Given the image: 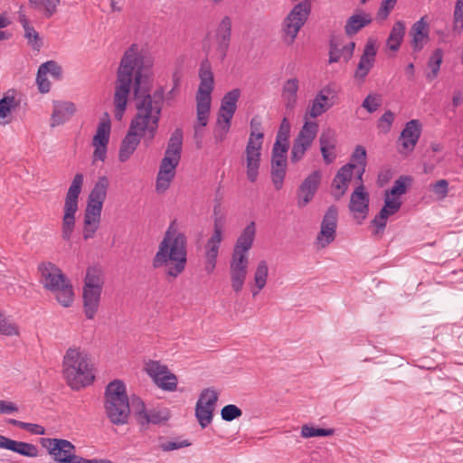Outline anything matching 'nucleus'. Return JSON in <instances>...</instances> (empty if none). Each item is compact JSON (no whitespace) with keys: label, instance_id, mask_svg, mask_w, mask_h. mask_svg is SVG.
I'll return each instance as SVG.
<instances>
[{"label":"nucleus","instance_id":"57","mask_svg":"<svg viewBox=\"0 0 463 463\" xmlns=\"http://www.w3.org/2000/svg\"><path fill=\"white\" fill-rule=\"evenodd\" d=\"M131 406L137 422L141 424L143 418L142 416L146 415L147 413L144 402L139 397L133 396L131 398Z\"/></svg>","mask_w":463,"mask_h":463},{"label":"nucleus","instance_id":"54","mask_svg":"<svg viewBox=\"0 0 463 463\" xmlns=\"http://www.w3.org/2000/svg\"><path fill=\"white\" fill-rule=\"evenodd\" d=\"M411 182L410 176L402 175L393 184L392 189L389 192V195H402L406 193L407 184L406 182Z\"/></svg>","mask_w":463,"mask_h":463},{"label":"nucleus","instance_id":"1","mask_svg":"<svg viewBox=\"0 0 463 463\" xmlns=\"http://www.w3.org/2000/svg\"><path fill=\"white\" fill-rule=\"evenodd\" d=\"M152 67V58L133 43L121 58L114 94L115 118L121 120L133 83L137 113L131 121L148 130L149 138H155L156 135L165 100L164 87L150 93Z\"/></svg>","mask_w":463,"mask_h":463},{"label":"nucleus","instance_id":"15","mask_svg":"<svg viewBox=\"0 0 463 463\" xmlns=\"http://www.w3.org/2000/svg\"><path fill=\"white\" fill-rule=\"evenodd\" d=\"M377 48L373 40L369 39L360 57L359 62L354 73V79L360 82H364L365 78L373 69L375 63Z\"/></svg>","mask_w":463,"mask_h":463},{"label":"nucleus","instance_id":"3","mask_svg":"<svg viewBox=\"0 0 463 463\" xmlns=\"http://www.w3.org/2000/svg\"><path fill=\"white\" fill-rule=\"evenodd\" d=\"M92 364L80 348H69L63 358V374L74 390L90 385L94 381Z\"/></svg>","mask_w":463,"mask_h":463},{"label":"nucleus","instance_id":"53","mask_svg":"<svg viewBox=\"0 0 463 463\" xmlns=\"http://www.w3.org/2000/svg\"><path fill=\"white\" fill-rule=\"evenodd\" d=\"M167 367L160 364L159 362L151 361L146 364V372L149 376L153 378L154 382H156V380L164 373H167Z\"/></svg>","mask_w":463,"mask_h":463},{"label":"nucleus","instance_id":"38","mask_svg":"<svg viewBox=\"0 0 463 463\" xmlns=\"http://www.w3.org/2000/svg\"><path fill=\"white\" fill-rule=\"evenodd\" d=\"M103 205L87 201V206L84 214V221L88 224H97L100 222Z\"/></svg>","mask_w":463,"mask_h":463},{"label":"nucleus","instance_id":"18","mask_svg":"<svg viewBox=\"0 0 463 463\" xmlns=\"http://www.w3.org/2000/svg\"><path fill=\"white\" fill-rule=\"evenodd\" d=\"M256 237V225L250 222L241 232L236 240L232 257L249 260V250L251 249Z\"/></svg>","mask_w":463,"mask_h":463},{"label":"nucleus","instance_id":"60","mask_svg":"<svg viewBox=\"0 0 463 463\" xmlns=\"http://www.w3.org/2000/svg\"><path fill=\"white\" fill-rule=\"evenodd\" d=\"M191 446V442H189L187 439H175V440H169L161 442L159 445V448L165 452L172 451L175 449H179L182 448H186Z\"/></svg>","mask_w":463,"mask_h":463},{"label":"nucleus","instance_id":"7","mask_svg":"<svg viewBox=\"0 0 463 463\" xmlns=\"http://www.w3.org/2000/svg\"><path fill=\"white\" fill-rule=\"evenodd\" d=\"M84 176L82 174H76L66 193L63 216L61 221V238L70 241L74 232L76 218L75 214L79 209V196L83 186Z\"/></svg>","mask_w":463,"mask_h":463},{"label":"nucleus","instance_id":"17","mask_svg":"<svg viewBox=\"0 0 463 463\" xmlns=\"http://www.w3.org/2000/svg\"><path fill=\"white\" fill-rule=\"evenodd\" d=\"M179 162V158L168 156H164L156 176V190L157 193H164L168 189L175 176V169Z\"/></svg>","mask_w":463,"mask_h":463},{"label":"nucleus","instance_id":"50","mask_svg":"<svg viewBox=\"0 0 463 463\" xmlns=\"http://www.w3.org/2000/svg\"><path fill=\"white\" fill-rule=\"evenodd\" d=\"M320 148L335 149V133L334 130L327 128L323 130L319 137Z\"/></svg>","mask_w":463,"mask_h":463},{"label":"nucleus","instance_id":"62","mask_svg":"<svg viewBox=\"0 0 463 463\" xmlns=\"http://www.w3.org/2000/svg\"><path fill=\"white\" fill-rule=\"evenodd\" d=\"M352 161L355 162L356 166L364 165L366 166V150L363 146H356L354 148L352 156Z\"/></svg>","mask_w":463,"mask_h":463},{"label":"nucleus","instance_id":"43","mask_svg":"<svg viewBox=\"0 0 463 463\" xmlns=\"http://www.w3.org/2000/svg\"><path fill=\"white\" fill-rule=\"evenodd\" d=\"M217 401L218 393L212 388H206L201 392L196 403H200V405L214 409Z\"/></svg>","mask_w":463,"mask_h":463},{"label":"nucleus","instance_id":"41","mask_svg":"<svg viewBox=\"0 0 463 463\" xmlns=\"http://www.w3.org/2000/svg\"><path fill=\"white\" fill-rule=\"evenodd\" d=\"M214 409H211L200 403H196L195 405V417L200 424V426L204 429L206 428L213 420Z\"/></svg>","mask_w":463,"mask_h":463},{"label":"nucleus","instance_id":"30","mask_svg":"<svg viewBox=\"0 0 463 463\" xmlns=\"http://www.w3.org/2000/svg\"><path fill=\"white\" fill-rule=\"evenodd\" d=\"M327 101L328 97L324 94L323 90L319 91L310 101V104L306 112V117L315 118L321 116L331 107Z\"/></svg>","mask_w":463,"mask_h":463},{"label":"nucleus","instance_id":"10","mask_svg":"<svg viewBox=\"0 0 463 463\" xmlns=\"http://www.w3.org/2000/svg\"><path fill=\"white\" fill-rule=\"evenodd\" d=\"M318 132V124L315 121H306L294 139L290 153L292 163L300 161L307 150L311 146Z\"/></svg>","mask_w":463,"mask_h":463},{"label":"nucleus","instance_id":"36","mask_svg":"<svg viewBox=\"0 0 463 463\" xmlns=\"http://www.w3.org/2000/svg\"><path fill=\"white\" fill-rule=\"evenodd\" d=\"M60 0H29L31 8L43 13L46 18L52 16L56 11Z\"/></svg>","mask_w":463,"mask_h":463},{"label":"nucleus","instance_id":"16","mask_svg":"<svg viewBox=\"0 0 463 463\" xmlns=\"http://www.w3.org/2000/svg\"><path fill=\"white\" fill-rule=\"evenodd\" d=\"M262 142L254 143L251 139L248 140L244 151V158L246 164V175L250 182H256L259 175L260 165V150Z\"/></svg>","mask_w":463,"mask_h":463},{"label":"nucleus","instance_id":"56","mask_svg":"<svg viewBox=\"0 0 463 463\" xmlns=\"http://www.w3.org/2000/svg\"><path fill=\"white\" fill-rule=\"evenodd\" d=\"M231 128V121H223L217 119L216 128L214 129V139L216 142H222L226 138Z\"/></svg>","mask_w":463,"mask_h":463},{"label":"nucleus","instance_id":"48","mask_svg":"<svg viewBox=\"0 0 463 463\" xmlns=\"http://www.w3.org/2000/svg\"><path fill=\"white\" fill-rule=\"evenodd\" d=\"M261 120L260 117L254 116L250 120V133L248 140H252L254 143L262 142L264 134L260 131Z\"/></svg>","mask_w":463,"mask_h":463},{"label":"nucleus","instance_id":"21","mask_svg":"<svg viewBox=\"0 0 463 463\" xmlns=\"http://www.w3.org/2000/svg\"><path fill=\"white\" fill-rule=\"evenodd\" d=\"M240 96L241 90L239 89H233L222 97L217 119L232 121L237 109V102Z\"/></svg>","mask_w":463,"mask_h":463},{"label":"nucleus","instance_id":"42","mask_svg":"<svg viewBox=\"0 0 463 463\" xmlns=\"http://www.w3.org/2000/svg\"><path fill=\"white\" fill-rule=\"evenodd\" d=\"M443 59V52L441 49H436L431 54L428 65L431 70V72L427 75L430 80L435 79L439 71L440 64Z\"/></svg>","mask_w":463,"mask_h":463},{"label":"nucleus","instance_id":"58","mask_svg":"<svg viewBox=\"0 0 463 463\" xmlns=\"http://www.w3.org/2000/svg\"><path fill=\"white\" fill-rule=\"evenodd\" d=\"M396 3L397 0H382L381 6L376 14V18L381 21L387 19L390 13L395 7Z\"/></svg>","mask_w":463,"mask_h":463},{"label":"nucleus","instance_id":"26","mask_svg":"<svg viewBox=\"0 0 463 463\" xmlns=\"http://www.w3.org/2000/svg\"><path fill=\"white\" fill-rule=\"evenodd\" d=\"M102 288L83 287L84 313L89 319H92L99 308Z\"/></svg>","mask_w":463,"mask_h":463},{"label":"nucleus","instance_id":"28","mask_svg":"<svg viewBox=\"0 0 463 463\" xmlns=\"http://www.w3.org/2000/svg\"><path fill=\"white\" fill-rule=\"evenodd\" d=\"M373 19L367 13L361 12L351 15L345 23V33L347 36L356 34L360 30L369 25Z\"/></svg>","mask_w":463,"mask_h":463},{"label":"nucleus","instance_id":"63","mask_svg":"<svg viewBox=\"0 0 463 463\" xmlns=\"http://www.w3.org/2000/svg\"><path fill=\"white\" fill-rule=\"evenodd\" d=\"M36 82L38 85V89L42 93H47L50 90L51 83L47 79V73L43 71V70L39 67L36 76Z\"/></svg>","mask_w":463,"mask_h":463},{"label":"nucleus","instance_id":"59","mask_svg":"<svg viewBox=\"0 0 463 463\" xmlns=\"http://www.w3.org/2000/svg\"><path fill=\"white\" fill-rule=\"evenodd\" d=\"M222 240V224L221 218H215L213 223V233L207 243L220 247Z\"/></svg>","mask_w":463,"mask_h":463},{"label":"nucleus","instance_id":"14","mask_svg":"<svg viewBox=\"0 0 463 463\" xmlns=\"http://www.w3.org/2000/svg\"><path fill=\"white\" fill-rule=\"evenodd\" d=\"M232 21L230 16H224L218 24L215 33V52L218 59L223 61L227 56L232 40Z\"/></svg>","mask_w":463,"mask_h":463},{"label":"nucleus","instance_id":"23","mask_svg":"<svg viewBox=\"0 0 463 463\" xmlns=\"http://www.w3.org/2000/svg\"><path fill=\"white\" fill-rule=\"evenodd\" d=\"M349 210L355 214H362V220L365 219L369 210V195L364 191V185H358L352 193Z\"/></svg>","mask_w":463,"mask_h":463},{"label":"nucleus","instance_id":"34","mask_svg":"<svg viewBox=\"0 0 463 463\" xmlns=\"http://www.w3.org/2000/svg\"><path fill=\"white\" fill-rule=\"evenodd\" d=\"M105 115L107 119H103L99 123L96 134L92 140V145L105 146L109 144L111 124L108 113Z\"/></svg>","mask_w":463,"mask_h":463},{"label":"nucleus","instance_id":"46","mask_svg":"<svg viewBox=\"0 0 463 463\" xmlns=\"http://www.w3.org/2000/svg\"><path fill=\"white\" fill-rule=\"evenodd\" d=\"M155 383L161 389L172 392L176 389L177 378L174 373L167 371V373L160 376Z\"/></svg>","mask_w":463,"mask_h":463},{"label":"nucleus","instance_id":"64","mask_svg":"<svg viewBox=\"0 0 463 463\" xmlns=\"http://www.w3.org/2000/svg\"><path fill=\"white\" fill-rule=\"evenodd\" d=\"M463 29V2L458 0L454 10V30Z\"/></svg>","mask_w":463,"mask_h":463},{"label":"nucleus","instance_id":"55","mask_svg":"<svg viewBox=\"0 0 463 463\" xmlns=\"http://www.w3.org/2000/svg\"><path fill=\"white\" fill-rule=\"evenodd\" d=\"M43 71L51 74L54 79L61 80L62 69L55 61H48L40 65Z\"/></svg>","mask_w":463,"mask_h":463},{"label":"nucleus","instance_id":"11","mask_svg":"<svg viewBox=\"0 0 463 463\" xmlns=\"http://www.w3.org/2000/svg\"><path fill=\"white\" fill-rule=\"evenodd\" d=\"M39 442L55 462L71 463L75 455V446L67 439L41 438Z\"/></svg>","mask_w":463,"mask_h":463},{"label":"nucleus","instance_id":"2","mask_svg":"<svg viewBox=\"0 0 463 463\" xmlns=\"http://www.w3.org/2000/svg\"><path fill=\"white\" fill-rule=\"evenodd\" d=\"M187 264V238L177 230L175 222H172L165 231L158 250L152 261L154 269L166 267V275L177 278L184 272Z\"/></svg>","mask_w":463,"mask_h":463},{"label":"nucleus","instance_id":"9","mask_svg":"<svg viewBox=\"0 0 463 463\" xmlns=\"http://www.w3.org/2000/svg\"><path fill=\"white\" fill-rule=\"evenodd\" d=\"M144 138V144L149 146L154 138H149L148 130L145 128L130 121L128 130L121 141L118 160L121 163L126 162L131 155L136 151L137 147Z\"/></svg>","mask_w":463,"mask_h":463},{"label":"nucleus","instance_id":"51","mask_svg":"<svg viewBox=\"0 0 463 463\" xmlns=\"http://www.w3.org/2000/svg\"><path fill=\"white\" fill-rule=\"evenodd\" d=\"M17 106L14 96H5L0 99V118H5L9 113Z\"/></svg>","mask_w":463,"mask_h":463},{"label":"nucleus","instance_id":"39","mask_svg":"<svg viewBox=\"0 0 463 463\" xmlns=\"http://www.w3.org/2000/svg\"><path fill=\"white\" fill-rule=\"evenodd\" d=\"M268 276L269 267L267 261H259L256 270L254 272V283L255 287L258 288V291H260L266 286Z\"/></svg>","mask_w":463,"mask_h":463},{"label":"nucleus","instance_id":"13","mask_svg":"<svg viewBox=\"0 0 463 463\" xmlns=\"http://www.w3.org/2000/svg\"><path fill=\"white\" fill-rule=\"evenodd\" d=\"M322 180L320 170L309 174L297 190V204L298 208L307 206L315 197Z\"/></svg>","mask_w":463,"mask_h":463},{"label":"nucleus","instance_id":"47","mask_svg":"<svg viewBox=\"0 0 463 463\" xmlns=\"http://www.w3.org/2000/svg\"><path fill=\"white\" fill-rule=\"evenodd\" d=\"M341 58L344 59V51L340 48L339 40L332 36L329 40V63L338 62Z\"/></svg>","mask_w":463,"mask_h":463},{"label":"nucleus","instance_id":"19","mask_svg":"<svg viewBox=\"0 0 463 463\" xmlns=\"http://www.w3.org/2000/svg\"><path fill=\"white\" fill-rule=\"evenodd\" d=\"M249 260L242 258H231L230 261V277L231 286L232 290L238 294L240 293L244 286L246 277L248 274Z\"/></svg>","mask_w":463,"mask_h":463},{"label":"nucleus","instance_id":"27","mask_svg":"<svg viewBox=\"0 0 463 463\" xmlns=\"http://www.w3.org/2000/svg\"><path fill=\"white\" fill-rule=\"evenodd\" d=\"M75 105L71 101L54 103V109L51 118V126L56 127L63 124L75 113Z\"/></svg>","mask_w":463,"mask_h":463},{"label":"nucleus","instance_id":"25","mask_svg":"<svg viewBox=\"0 0 463 463\" xmlns=\"http://www.w3.org/2000/svg\"><path fill=\"white\" fill-rule=\"evenodd\" d=\"M410 34L412 37L411 48L413 52H418L422 50L424 44L427 43L430 40L429 25L424 21L423 17L413 24Z\"/></svg>","mask_w":463,"mask_h":463},{"label":"nucleus","instance_id":"61","mask_svg":"<svg viewBox=\"0 0 463 463\" xmlns=\"http://www.w3.org/2000/svg\"><path fill=\"white\" fill-rule=\"evenodd\" d=\"M381 106L380 96L375 94H369L363 101L362 107L369 113H373Z\"/></svg>","mask_w":463,"mask_h":463},{"label":"nucleus","instance_id":"32","mask_svg":"<svg viewBox=\"0 0 463 463\" xmlns=\"http://www.w3.org/2000/svg\"><path fill=\"white\" fill-rule=\"evenodd\" d=\"M404 35L405 24L402 21H397L396 23H394L386 42V44L389 47V49L393 52L398 51Z\"/></svg>","mask_w":463,"mask_h":463},{"label":"nucleus","instance_id":"6","mask_svg":"<svg viewBox=\"0 0 463 463\" xmlns=\"http://www.w3.org/2000/svg\"><path fill=\"white\" fill-rule=\"evenodd\" d=\"M200 84L196 93V114L198 124L194 126L195 137L198 135V127H205L211 109V93L214 88V77L211 62L207 58L203 60L199 69Z\"/></svg>","mask_w":463,"mask_h":463},{"label":"nucleus","instance_id":"29","mask_svg":"<svg viewBox=\"0 0 463 463\" xmlns=\"http://www.w3.org/2000/svg\"><path fill=\"white\" fill-rule=\"evenodd\" d=\"M109 186V178L105 175L99 176L89 194L88 201L103 205Z\"/></svg>","mask_w":463,"mask_h":463},{"label":"nucleus","instance_id":"49","mask_svg":"<svg viewBox=\"0 0 463 463\" xmlns=\"http://www.w3.org/2000/svg\"><path fill=\"white\" fill-rule=\"evenodd\" d=\"M24 30V37L27 40L28 44L33 49L39 51L43 46V41L39 33L31 25L27 26Z\"/></svg>","mask_w":463,"mask_h":463},{"label":"nucleus","instance_id":"12","mask_svg":"<svg viewBox=\"0 0 463 463\" xmlns=\"http://www.w3.org/2000/svg\"><path fill=\"white\" fill-rule=\"evenodd\" d=\"M338 210L335 205H331L325 213L320 232L317 236V244L320 248H326L335 239L337 227Z\"/></svg>","mask_w":463,"mask_h":463},{"label":"nucleus","instance_id":"20","mask_svg":"<svg viewBox=\"0 0 463 463\" xmlns=\"http://www.w3.org/2000/svg\"><path fill=\"white\" fill-rule=\"evenodd\" d=\"M355 168L354 163H347L337 171L332 182V195L335 200H339L345 194Z\"/></svg>","mask_w":463,"mask_h":463},{"label":"nucleus","instance_id":"31","mask_svg":"<svg viewBox=\"0 0 463 463\" xmlns=\"http://www.w3.org/2000/svg\"><path fill=\"white\" fill-rule=\"evenodd\" d=\"M298 90V80L297 78L288 79L283 85L282 97L286 101L287 109H293L297 102V93Z\"/></svg>","mask_w":463,"mask_h":463},{"label":"nucleus","instance_id":"44","mask_svg":"<svg viewBox=\"0 0 463 463\" xmlns=\"http://www.w3.org/2000/svg\"><path fill=\"white\" fill-rule=\"evenodd\" d=\"M0 334L5 335H18V326L0 311Z\"/></svg>","mask_w":463,"mask_h":463},{"label":"nucleus","instance_id":"40","mask_svg":"<svg viewBox=\"0 0 463 463\" xmlns=\"http://www.w3.org/2000/svg\"><path fill=\"white\" fill-rule=\"evenodd\" d=\"M142 417L141 426H145L149 423L159 424L169 419V413L167 411L151 410L147 411L146 415Z\"/></svg>","mask_w":463,"mask_h":463},{"label":"nucleus","instance_id":"24","mask_svg":"<svg viewBox=\"0 0 463 463\" xmlns=\"http://www.w3.org/2000/svg\"><path fill=\"white\" fill-rule=\"evenodd\" d=\"M420 133L421 126L419 120L411 119L407 122L400 136L402 147L410 152L412 151L420 137Z\"/></svg>","mask_w":463,"mask_h":463},{"label":"nucleus","instance_id":"4","mask_svg":"<svg viewBox=\"0 0 463 463\" xmlns=\"http://www.w3.org/2000/svg\"><path fill=\"white\" fill-rule=\"evenodd\" d=\"M104 409L107 418L113 425L128 424L130 416V402L126 385L121 380L116 379L106 386Z\"/></svg>","mask_w":463,"mask_h":463},{"label":"nucleus","instance_id":"52","mask_svg":"<svg viewBox=\"0 0 463 463\" xmlns=\"http://www.w3.org/2000/svg\"><path fill=\"white\" fill-rule=\"evenodd\" d=\"M241 414H242L241 410L234 404L225 405L221 410L222 419L225 421H232V420L241 417Z\"/></svg>","mask_w":463,"mask_h":463},{"label":"nucleus","instance_id":"5","mask_svg":"<svg viewBox=\"0 0 463 463\" xmlns=\"http://www.w3.org/2000/svg\"><path fill=\"white\" fill-rule=\"evenodd\" d=\"M39 281L43 287L55 294L57 301L63 307L73 302V288L71 281L54 263L43 261L38 265Z\"/></svg>","mask_w":463,"mask_h":463},{"label":"nucleus","instance_id":"35","mask_svg":"<svg viewBox=\"0 0 463 463\" xmlns=\"http://www.w3.org/2000/svg\"><path fill=\"white\" fill-rule=\"evenodd\" d=\"M104 284L103 271L99 266L89 267L86 271L84 286L87 288H102Z\"/></svg>","mask_w":463,"mask_h":463},{"label":"nucleus","instance_id":"22","mask_svg":"<svg viewBox=\"0 0 463 463\" xmlns=\"http://www.w3.org/2000/svg\"><path fill=\"white\" fill-rule=\"evenodd\" d=\"M287 156L271 154L270 175L276 190H280L287 174Z\"/></svg>","mask_w":463,"mask_h":463},{"label":"nucleus","instance_id":"33","mask_svg":"<svg viewBox=\"0 0 463 463\" xmlns=\"http://www.w3.org/2000/svg\"><path fill=\"white\" fill-rule=\"evenodd\" d=\"M183 146V131L181 128H176L172 133L165 156H173L181 159V152Z\"/></svg>","mask_w":463,"mask_h":463},{"label":"nucleus","instance_id":"37","mask_svg":"<svg viewBox=\"0 0 463 463\" xmlns=\"http://www.w3.org/2000/svg\"><path fill=\"white\" fill-rule=\"evenodd\" d=\"M8 450L16 452L20 455L35 458L38 456V449L35 445L24 442V441H16L11 439L10 446L8 447Z\"/></svg>","mask_w":463,"mask_h":463},{"label":"nucleus","instance_id":"8","mask_svg":"<svg viewBox=\"0 0 463 463\" xmlns=\"http://www.w3.org/2000/svg\"><path fill=\"white\" fill-rule=\"evenodd\" d=\"M311 12V3L308 0L297 4L288 14L283 22V41L288 45L294 43L298 33L307 22Z\"/></svg>","mask_w":463,"mask_h":463},{"label":"nucleus","instance_id":"45","mask_svg":"<svg viewBox=\"0 0 463 463\" xmlns=\"http://www.w3.org/2000/svg\"><path fill=\"white\" fill-rule=\"evenodd\" d=\"M334 432V429L315 428L308 425H303L301 428V436L303 438L331 436Z\"/></svg>","mask_w":463,"mask_h":463}]
</instances>
